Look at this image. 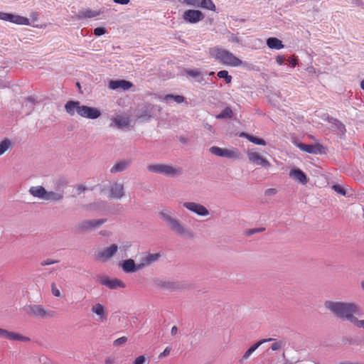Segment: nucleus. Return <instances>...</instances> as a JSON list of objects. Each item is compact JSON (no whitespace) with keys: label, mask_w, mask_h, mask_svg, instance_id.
Segmentation results:
<instances>
[{"label":"nucleus","mask_w":364,"mask_h":364,"mask_svg":"<svg viewBox=\"0 0 364 364\" xmlns=\"http://www.w3.org/2000/svg\"><path fill=\"white\" fill-rule=\"evenodd\" d=\"M325 306L336 316L348 320L351 323L355 317V315H360L359 309L354 303L327 301L325 302Z\"/></svg>","instance_id":"f257e3e1"},{"label":"nucleus","mask_w":364,"mask_h":364,"mask_svg":"<svg viewBox=\"0 0 364 364\" xmlns=\"http://www.w3.org/2000/svg\"><path fill=\"white\" fill-rule=\"evenodd\" d=\"M65 109L70 116L77 113L82 117L90 119H97L101 115V111L98 108L82 105L79 101H68L65 105Z\"/></svg>","instance_id":"f03ea898"},{"label":"nucleus","mask_w":364,"mask_h":364,"mask_svg":"<svg viewBox=\"0 0 364 364\" xmlns=\"http://www.w3.org/2000/svg\"><path fill=\"white\" fill-rule=\"evenodd\" d=\"M209 53L212 58L219 60L224 65L238 67L242 63V60L235 57L232 53L222 48H212L210 49Z\"/></svg>","instance_id":"7ed1b4c3"},{"label":"nucleus","mask_w":364,"mask_h":364,"mask_svg":"<svg viewBox=\"0 0 364 364\" xmlns=\"http://www.w3.org/2000/svg\"><path fill=\"white\" fill-rule=\"evenodd\" d=\"M26 310L29 316L41 318H54L57 315L55 311L47 309L41 304L29 305Z\"/></svg>","instance_id":"20e7f679"},{"label":"nucleus","mask_w":364,"mask_h":364,"mask_svg":"<svg viewBox=\"0 0 364 364\" xmlns=\"http://www.w3.org/2000/svg\"><path fill=\"white\" fill-rule=\"evenodd\" d=\"M147 169L154 173L164 174L167 176H176L181 173L182 170L179 167H175L168 164H150Z\"/></svg>","instance_id":"39448f33"},{"label":"nucleus","mask_w":364,"mask_h":364,"mask_svg":"<svg viewBox=\"0 0 364 364\" xmlns=\"http://www.w3.org/2000/svg\"><path fill=\"white\" fill-rule=\"evenodd\" d=\"M210 152L215 156L228 159H238L240 158V153L236 148L224 149L218 146H212Z\"/></svg>","instance_id":"423d86ee"},{"label":"nucleus","mask_w":364,"mask_h":364,"mask_svg":"<svg viewBox=\"0 0 364 364\" xmlns=\"http://www.w3.org/2000/svg\"><path fill=\"white\" fill-rule=\"evenodd\" d=\"M118 246L116 244H112L106 248L99 251L95 255L97 260L100 262H107L117 252Z\"/></svg>","instance_id":"0eeeda50"},{"label":"nucleus","mask_w":364,"mask_h":364,"mask_svg":"<svg viewBox=\"0 0 364 364\" xmlns=\"http://www.w3.org/2000/svg\"><path fill=\"white\" fill-rule=\"evenodd\" d=\"M0 19L9 21L18 25H30V21L28 18L21 16L19 15H15L9 13H4L0 11Z\"/></svg>","instance_id":"6e6552de"},{"label":"nucleus","mask_w":364,"mask_h":364,"mask_svg":"<svg viewBox=\"0 0 364 364\" xmlns=\"http://www.w3.org/2000/svg\"><path fill=\"white\" fill-rule=\"evenodd\" d=\"M0 19L9 21L18 25H30V21L28 18L21 16L19 15H15L9 13H4L0 11Z\"/></svg>","instance_id":"1a4fd4ad"},{"label":"nucleus","mask_w":364,"mask_h":364,"mask_svg":"<svg viewBox=\"0 0 364 364\" xmlns=\"http://www.w3.org/2000/svg\"><path fill=\"white\" fill-rule=\"evenodd\" d=\"M170 229L179 235H186L188 237H193V234L191 230H186L176 218H173L168 224Z\"/></svg>","instance_id":"9d476101"},{"label":"nucleus","mask_w":364,"mask_h":364,"mask_svg":"<svg viewBox=\"0 0 364 364\" xmlns=\"http://www.w3.org/2000/svg\"><path fill=\"white\" fill-rule=\"evenodd\" d=\"M203 18L204 14L199 10L188 9L183 14V19L190 23H196Z\"/></svg>","instance_id":"9b49d317"},{"label":"nucleus","mask_w":364,"mask_h":364,"mask_svg":"<svg viewBox=\"0 0 364 364\" xmlns=\"http://www.w3.org/2000/svg\"><path fill=\"white\" fill-rule=\"evenodd\" d=\"M247 155L249 161L255 165L261 166L267 168L271 166L270 162L257 152L248 151Z\"/></svg>","instance_id":"f8f14e48"},{"label":"nucleus","mask_w":364,"mask_h":364,"mask_svg":"<svg viewBox=\"0 0 364 364\" xmlns=\"http://www.w3.org/2000/svg\"><path fill=\"white\" fill-rule=\"evenodd\" d=\"M297 147L300 150L309 154H318L324 153V147L320 144H306L299 143Z\"/></svg>","instance_id":"ddd939ff"},{"label":"nucleus","mask_w":364,"mask_h":364,"mask_svg":"<svg viewBox=\"0 0 364 364\" xmlns=\"http://www.w3.org/2000/svg\"><path fill=\"white\" fill-rule=\"evenodd\" d=\"M124 196V185L121 183L114 182L109 187V198L121 199Z\"/></svg>","instance_id":"4468645a"},{"label":"nucleus","mask_w":364,"mask_h":364,"mask_svg":"<svg viewBox=\"0 0 364 364\" xmlns=\"http://www.w3.org/2000/svg\"><path fill=\"white\" fill-rule=\"evenodd\" d=\"M188 5L215 11V6L212 0H183Z\"/></svg>","instance_id":"2eb2a0df"},{"label":"nucleus","mask_w":364,"mask_h":364,"mask_svg":"<svg viewBox=\"0 0 364 364\" xmlns=\"http://www.w3.org/2000/svg\"><path fill=\"white\" fill-rule=\"evenodd\" d=\"M0 336L4 337L10 341H19L23 342H28L30 338L28 337L24 336L21 334L9 331L6 329L0 328Z\"/></svg>","instance_id":"dca6fc26"},{"label":"nucleus","mask_w":364,"mask_h":364,"mask_svg":"<svg viewBox=\"0 0 364 364\" xmlns=\"http://www.w3.org/2000/svg\"><path fill=\"white\" fill-rule=\"evenodd\" d=\"M183 206L198 215L205 216L209 213L208 209L205 206L196 203L186 202L183 203Z\"/></svg>","instance_id":"f3484780"},{"label":"nucleus","mask_w":364,"mask_h":364,"mask_svg":"<svg viewBox=\"0 0 364 364\" xmlns=\"http://www.w3.org/2000/svg\"><path fill=\"white\" fill-rule=\"evenodd\" d=\"M121 267L123 271L127 273L134 272L143 268V265H141L140 263L136 264L132 259L124 260Z\"/></svg>","instance_id":"a211bd4d"},{"label":"nucleus","mask_w":364,"mask_h":364,"mask_svg":"<svg viewBox=\"0 0 364 364\" xmlns=\"http://www.w3.org/2000/svg\"><path fill=\"white\" fill-rule=\"evenodd\" d=\"M133 86V84L124 80H110L109 82V88L111 90L122 89L127 90Z\"/></svg>","instance_id":"6ab92c4d"},{"label":"nucleus","mask_w":364,"mask_h":364,"mask_svg":"<svg viewBox=\"0 0 364 364\" xmlns=\"http://www.w3.org/2000/svg\"><path fill=\"white\" fill-rule=\"evenodd\" d=\"M105 223V220L102 219L100 220H87L82 222L78 227L79 230L81 231H87L92 229H95L96 228L100 227Z\"/></svg>","instance_id":"aec40b11"},{"label":"nucleus","mask_w":364,"mask_h":364,"mask_svg":"<svg viewBox=\"0 0 364 364\" xmlns=\"http://www.w3.org/2000/svg\"><path fill=\"white\" fill-rule=\"evenodd\" d=\"M100 283L109 289H117V288H124V283L117 279H109L108 278H105L101 279Z\"/></svg>","instance_id":"412c9836"},{"label":"nucleus","mask_w":364,"mask_h":364,"mask_svg":"<svg viewBox=\"0 0 364 364\" xmlns=\"http://www.w3.org/2000/svg\"><path fill=\"white\" fill-rule=\"evenodd\" d=\"M92 312L98 316V320L100 321H104L107 318L106 309L101 304H96L92 306Z\"/></svg>","instance_id":"4be33fe9"},{"label":"nucleus","mask_w":364,"mask_h":364,"mask_svg":"<svg viewBox=\"0 0 364 364\" xmlns=\"http://www.w3.org/2000/svg\"><path fill=\"white\" fill-rule=\"evenodd\" d=\"M289 176L302 184H306L307 183V177L306 174L299 168L291 170Z\"/></svg>","instance_id":"5701e85b"},{"label":"nucleus","mask_w":364,"mask_h":364,"mask_svg":"<svg viewBox=\"0 0 364 364\" xmlns=\"http://www.w3.org/2000/svg\"><path fill=\"white\" fill-rule=\"evenodd\" d=\"M29 193L34 197L45 200L46 190L41 186H32L29 189Z\"/></svg>","instance_id":"b1692460"},{"label":"nucleus","mask_w":364,"mask_h":364,"mask_svg":"<svg viewBox=\"0 0 364 364\" xmlns=\"http://www.w3.org/2000/svg\"><path fill=\"white\" fill-rule=\"evenodd\" d=\"M160 256L161 255L159 253H149L141 259V262L140 264L141 265H143V267H144L145 266L150 265L153 262L157 261L159 259Z\"/></svg>","instance_id":"393cba45"},{"label":"nucleus","mask_w":364,"mask_h":364,"mask_svg":"<svg viewBox=\"0 0 364 364\" xmlns=\"http://www.w3.org/2000/svg\"><path fill=\"white\" fill-rule=\"evenodd\" d=\"M267 45L271 49L280 50L284 47L282 41L279 39L271 37L267 40Z\"/></svg>","instance_id":"a878e982"},{"label":"nucleus","mask_w":364,"mask_h":364,"mask_svg":"<svg viewBox=\"0 0 364 364\" xmlns=\"http://www.w3.org/2000/svg\"><path fill=\"white\" fill-rule=\"evenodd\" d=\"M113 122L116 127L119 129L128 127L130 124V122L128 117L122 116H117L113 119Z\"/></svg>","instance_id":"bb28decb"},{"label":"nucleus","mask_w":364,"mask_h":364,"mask_svg":"<svg viewBox=\"0 0 364 364\" xmlns=\"http://www.w3.org/2000/svg\"><path fill=\"white\" fill-rule=\"evenodd\" d=\"M273 338H268V339H263V340H261L259 341H258L257 343H255L254 345H252L245 353V354L243 355L242 356V359L244 360H246L247 359L250 355L260 346L262 345V343H265V342H267V341H272Z\"/></svg>","instance_id":"cd10ccee"},{"label":"nucleus","mask_w":364,"mask_h":364,"mask_svg":"<svg viewBox=\"0 0 364 364\" xmlns=\"http://www.w3.org/2000/svg\"><path fill=\"white\" fill-rule=\"evenodd\" d=\"M240 136L246 138L247 139H248L250 141L252 142L255 144L262 146L266 145V141L263 139L257 138L256 136L244 132L241 133Z\"/></svg>","instance_id":"c85d7f7f"},{"label":"nucleus","mask_w":364,"mask_h":364,"mask_svg":"<svg viewBox=\"0 0 364 364\" xmlns=\"http://www.w3.org/2000/svg\"><path fill=\"white\" fill-rule=\"evenodd\" d=\"M129 165V161H122L114 164L110 169L111 173L120 172L125 170Z\"/></svg>","instance_id":"c756f323"},{"label":"nucleus","mask_w":364,"mask_h":364,"mask_svg":"<svg viewBox=\"0 0 364 364\" xmlns=\"http://www.w3.org/2000/svg\"><path fill=\"white\" fill-rule=\"evenodd\" d=\"M63 195L61 193H55L53 191H47L46 194V200H53V201H58L63 199Z\"/></svg>","instance_id":"7c9ffc66"},{"label":"nucleus","mask_w":364,"mask_h":364,"mask_svg":"<svg viewBox=\"0 0 364 364\" xmlns=\"http://www.w3.org/2000/svg\"><path fill=\"white\" fill-rule=\"evenodd\" d=\"M232 114V110L230 107H225L218 115H217L216 118H231Z\"/></svg>","instance_id":"2f4dec72"},{"label":"nucleus","mask_w":364,"mask_h":364,"mask_svg":"<svg viewBox=\"0 0 364 364\" xmlns=\"http://www.w3.org/2000/svg\"><path fill=\"white\" fill-rule=\"evenodd\" d=\"M172 99L178 104L182 103L185 100L184 97L181 95H166L164 97V100L167 102Z\"/></svg>","instance_id":"473e14b6"},{"label":"nucleus","mask_w":364,"mask_h":364,"mask_svg":"<svg viewBox=\"0 0 364 364\" xmlns=\"http://www.w3.org/2000/svg\"><path fill=\"white\" fill-rule=\"evenodd\" d=\"M218 77L220 78H224L226 83L229 84L232 81V76L228 74L227 70H220L218 73Z\"/></svg>","instance_id":"72a5a7b5"},{"label":"nucleus","mask_w":364,"mask_h":364,"mask_svg":"<svg viewBox=\"0 0 364 364\" xmlns=\"http://www.w3.org/2000/svg\"><path fill=\"white\" fill-rule=\"evenodd\" d=\"M159 215L167 224L173 218L167 210H162L159 213Z\"/></svg>","instance_id":"f704fd0d"},{"label":"nucleus","mask_w":364,"mask_h":364,"mask_svg":"<svg viewBox=\"0 0 364 364\" xmlns=\"http://www.w3.org/2000/svg\"><path fill=\"white\" fill-rule=\"evenodd\" d=\"M11 142L8 139H5L0 143V156L9 148Z\"/></svg>","instance_id":"c9c22d12"},{"label":"nucleus","mask_w":364,"mask_h":364,"mask_svg":"<svg viewBox=\"0 0 364 364\" xmlns=\"http://www.w3.org/2000/svg\"><path fill=\"white\" fill-rule=\"evenodd\" d=\"M100 14V12L97 11H93L91 10H85L82 11V16L85 18H92L98 16Z\"/></svg>","instance_id":"e433bc0d"},{"label":"nucleus","mask_w":364,"mask_h":364,"mask_svg":"<svg viewBox=\"0 0 364 364\" xmlns=\"http://www.w3.org/2000/svg\"><path fill=\"white\" fill-rule=\"evenodd\" d=\"M127 341V338L126 336H122L114 341L113 344L114 346H119L124 344Z\"/></svg>","instance_id":"4c0bfd02"},{"label":"nucleus","mask_w":364,"mask_h":364,"mask_svg":"<svg viewBox=\"0 0 364 364\" xmlns=\"http://www.w3.org/2000/svg\"><path fill=\"white\" fill-rule=\"evenodd\" d=\"M51 291H52V294L53 296H55L56 297L61 296V293H60V290L58 289L55 284H54V283H53L51 284Z\"/></svg>","instance_id":"58836bf2"},{"label":"nucleus","mask_w":364,"mask_h":364,"mask_svg":"<svg viewBox=\"0 0 364 364\" xmlns=\"http://www.w3.org/2000/svg\"><path fill=\"white\" fill-rule=\"evenodd\" d=\"M332 188L336 192L340 193L342 196H345L346 194L344 188L339 185H333Z\"/></svg>","instance_id":"ea45409f"},{"label":"nucleus","mask_w":364,"mask_h":364,"mask_svg":"<svg viewBox=\"0 0 364 364\" xmlns=\"http://www.w3.org/2000/svg\"><path fill=\"white\" fill-rule=\"evenodd\" d=\"M106 33V28L103 27H97L94 29V34L95 36H100Z\"/></svg>","instance_id":"a19ab883"},{"label":"nucleus","mask_w":364,"mask_h":364,"mask_svg":"<svg viewBox=\"0 0 364 364\" xmlns=\"http://www.w3.org/2000/svg\"><path fill=\"white\" fill-rule=\"evenodd\" d=\"M352 323L355 326L364 329V320H358L356 317H355Z\"/></svg>","instance_id":"79ce46f5"},{"label":"nucleus","mask_w":364,"mask_h":364,"mask_svg":"<svg viewBox=\"0 0 364 364\" xmlns=\"http://www.w3.org/2000/svg\"><path fill=\"white\" fill-rule=\"evenodd\" d=\"M146 358L144 355L137 357L133 362V364H144Z\"/></svg>","instance_id":"37998d69"},{"label":"nucleus","mask_w":364,"mask_h":364,"mask_svg":"<svg viewBox=\"0 0 364 364\" xmlns=\"http://www.w3.org/2000/svg\"><path fill=\"white\" fill-rule=\"evenodd\" d=\"M187 73L192 76V77H198L200 75V72L198 70H188L187 71Z\"/></svg>","instance_id":"c03bdc74"},{"label":"nucleus","mask_w":364,"mask_h":364,"mask_svg":"<svg viewBox=\"0 0 364 364\" xmlns=\"http://www.w3.org/2000/svg\"><path fill=\"white\" fill-rule=\"evenodd\" d=\"M264 229V228H259V229H250L247 231V234L248 235H253V234H255V233H257V232H262L263 231Z\"/></svg>","instance_id":"a18cd8bd"},{"label":"nucleus","mask_w":364,"mask_h":364,"mask_svg":"<svg viewBox=\"0 0 364 364\" xmlns=\"http://www.w3.org/2000/svg\"><path fill=\"white\" fill-rule=\"evenodd\" d=\"M277 193V191L276 188H268L265 191V195L266 196H273L275 195Z\"/></svg>","instance_id":"49530a36"},{"label":"nucleus","mask_w":364,"mask_h":364,"mask_svg":"<svg viewBox=\"0 0 364 364\" xmlns=\"http://www.w3.org/2000/svg\"><path fill=\"white\" fill-rule=\"evenodd\" d=\"M57 262H58V261H55V260H53V259H48L46 260L43 261L41 262V265L42 266L50 265V264H55Z\"/></svg>","instance_id":"de8ad7c7"},{"label":"nucleus","mask_w":364,"mask_h":364,"mask_svg":"<svg viewBox=\"0 0 364 364\" xmlns=\"http://www.w3.org/2000/svg\"><path fill=\"white\" fill-rule=\"evenodd\" d=\"M282 342L274 343L271 346V349L274 351L277 350L282 347Z\"/></svg>","instance_id":"09e8293b"},{"label":"nucleus","mask_w":364,"mask_h":364,"mask_svg":"<svg viewBox=\"0 0 364 364\" xmlns=\"http://www.w3.org/2000/svg\"><path fill=\"white\" fill-rule=\"evenodd\" d=\"M171 351V348L166 347L162 353L159 354V358L166 357L169 355Z\"/></svg>","instance_id":"8fccbe9b"},{"label":"nucleus","mask_w":364,"mask_h":364,"mask_svg":"<svg viewBox=\"0 0 364 364\" xmlns=\"http://www.w3.org/2000/svg\"><path fill=\"white\" fill-rule=\"evenodd\" d=\"M289 65L293 68H294L298 63L297 60L293 57L289 58Z\"/></svg>","instance_id":"3c124183"},{"label":"nucleus","mask_w":364,"mask_h":364,"mask_svg":"<svg viewBox=\"0 0 364 364\" xmlns=\"http://www.w3.org/2000/svg\"><path fill=\"white\" fill-rule=\"evenodd\" d=\"M105 364H114L115 363V359L112 357H107L105 359Z\"/></svg>","instance_id":"603ef678"},{"label":"nucleus","mask_w":364,"mask_h":364,"mask_svg":"<svg viewBox=\"0 0 364 364\" xmlns=\"http://www.w3.org/2000/svg\"><path fill=\"white\" fill-rule=\"evenodd\" d=\"M284 57L283 55H278L276 58V61L278 63V65H282L284 63Z\"/></svg>","instance_id":"864d4df0"},{"label":"nucleus","mask_w":364,"mask_h":364,"mask_svg":"<svg viewBox=\"0 0 364 364\" xmlns=\"http://www.w3.org/2000/svg\"><path fill=\"white\" fill-rule=\"evenodd\" d=\"M76 189H77L78 193H80L85 191L87 188L83 185H78L76 186Z\"/></svg>","instance_id":"5fc2aeb1"},{"label":"nucleus","mask_w":364,"mask_h":364,"mask_svg":"<svg viewBox=\"0 0 364 364\" xmlns=\"http://www.w3.org/2000/svg\"><path fill=\"white\" fill-rule=\"evenodd\" d=\"M114 1L119 4L125 5L129 4L130 0H114Z\"/></svg>","instance_id":"6e6d98bb"},{"label":"nucleus","mask_w":364,"mask_h":364,"mask_svg":"<svg viewBox=\"0 0 364 364\" xmlns=\"http://www.w3.org/2000/svg\"><path fill=\"white\" fill-rule=\"evenodd\" d=\"M177 332H178V328L176 326H173L171 330V335L175 336L177 333Z\"/></svg>","instance_id":"4d7b16f0"},{"label":"nucleus","mask_w":364,"mask_h":364,"mask_svg":"<svg viewBox=\"0 0 364 364\" xmlns=\"http://www.w3.org/2000/svg\"><path fill=\"white\" fill-rule=\"evenodd\" d=\"M339 364H358V363H350V362H342Z\"/></svg>","instance_id":"13d9d810"},{"label":"nucleus","mask_w":364,"mask_h":364,"mask_svg":"<svg viewBox=\"0 0 364 364\" xmlns=\"http://www.w3.org/2000/svg\"><path fill=\"white\" fill-rule=\"evenodd\" d=\"M360 87L364 90V80L361 81Z\"/></svg>","instance_id":"bf43d9fd"},{"label":"nucleus","mask_w":364,"mask_h":364,"mask_svg":"<svg viewBox=\"0 0 364 364\" xmlns=\"http://www.w3.org/2000/svg\"><path fill=\"white\" fill-rule=\"evenodd\" d=\"M361 287L364 289V281L361 282Z\"/></svg>","instance_id":"052dcab7"},{"label":"nucleus","mask_w":364,"mask_h":364,"mask_svg":"<svg viewBox=\"0 0 364 364\" xmlns=\"http://www.w3.org/2000/svg\"><path fill=\"white\" fill-rule=\"evenodd\" d=\"M210 75H214V72H211L209 73Z\"/></svg>","instance_id":"680f3d73"},{"label":"nucleus","mask_w":364,"mask_h":364,"mask_svg":"<svg viewBox=\"0 0 364 364\" xmlns=\"http://www.w3.org/2000/svg\"><path fill=\"white\" fill-rule=\"evenodd\" d=\"M77 87H80V83L79 82L77 83Z\"/></svg>","instance_id":"e2e57ef3"}]
</instances>
